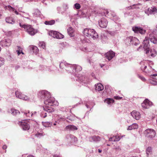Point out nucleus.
Instances as JSON below:
<instances>
[{
    "instance_id": "f257e3e1",
    "label": "nucleus",
    "mask_w": 157,
    "mask_h": 157,
    "mask_svg": "<svg viewBox=\"0 0 157 157\" xmlns=\"http://www.w3.org/2000/svg\"><path fill=\"white\" fill-rule=\"evenodd\" d=\"M60 68L64 69L69 73H72L75 77L74 80L78 81L79 82L83 83H87L89 82V80L87 77L84 75L80 74H77L78 72L81 71L82 67L77 65H72L67 63L65 61L61 62L59 64Z\"/></svg>"
},
{
    "instance_id": "f03ea898",
    "label": "nucleus",
    "mask_w": 157,
    "mask_h": 157,
    "mask_svg": "<svg viewBox=\"0 0 157 157\" xmlns=\"http://www.w3.org/2000/svg\"><path fill=\"white\" fill-rule=\"evenodd\" d=\"M83 33L84 36L90 38H91L94 40L97 39L98 37V34L94 29H85Z\"/></svg>"
},
{
    "instance_id": "7ed1b4c3",
    "label": "nucleus",
    "mask_w": 157,
    "mask_h": 157,
    "mask_svg": "<svg viewBox=\"0 0 157 157\" xmlns=\"http://www.w3.org/2000/svg\"><path fill=\"white\" fill-rule=\"evenodd\" d=\"M19 25L21 27L24 28L25 31L30 35L33 36L37 32V30L34 29L30 25H25L21 23H20Z\"/></svg>"
},
{
    "instance_id": "20e7f679",
    "label": "nucleus",
    "mask_w": 157,
    "mask_h": 157,
    "mask_svg": "<svg viewBox=\"0 0 157 157\" xmlns=\"http://www.w3.org/2000/svg\"><path fill=\"white\" fill-rule=\"evenodd\" d=\"M104 13L105 16L112 19L115 21L118 19V17L116 15L115 13L112 10H106L104 11Z\"/></svg>"
},
{
    "instance_id": "39448f33",
    "label": "nucleus",
    "mask_w": 157,
    "mask_h": 157,
    "mask_svg": "<svg viewBox=\"0 0 157 157\" xmlns=\"http://www.w3.org/2000/svg\"><path fill=\"white\" fill-rule=\"evenodd\" d=\"M51 94L50 93L46 90H43L39 91L37 94L39 98L44 101L45 99L49 97Z\"/></svg>"
},
{
    "instance_id": "423d86ee",
    "label": "nucleus",
    "mask_w": 157,
    "mask_h": 157,
    "mask_svg": "<svg viewBox=\"0 0 157 157\" xmlns=\"http://www.w3.org/2000/svg\"><path fill=\"white\" fill-rule=\"evenodd\" d=\"M43 108L44 110L40 114V116L41 117L44 118L48 115H50V113L54 111L52 108L49 106H45Z\"/></svg>"
},
{
    "instance_id": "0eeeda50",
    "label": "nucleus",
    "mask_w": 157,
    "mask_h": 157,
    "mask_svg": "<svg viewBox=\"0 0 157 157\" xmlns=\"http://www.w3.org/2000/svg\"><path fill=\"white\" fill-rule=\"evenodd\" d=\"M144 134L146 137L152 138L155 136L156 133L155 131L153 129L148 128L145 130Z\"/></svg>"
},
{
    "instance_id": "6e6552de",
    "label": "nucleus",
    "mask_w": 157,
    "mask_h": 157,
    "mask_svg": "<svg viewBox=\"0 0 157 157\" xmlns=\"http://www.w3.org/2000/svg\"><path fill=\"white\" fill-rule=\"evenodd\" d=\"M44 102V103L46 105V106H47V105L51 106L56 105L55 99L54 97H51V94L49 97L45 99Z\"/></svg>"
},
{
    "instance_id": "1a4fd4ad",
    "label": "nucleus",
    "mask_w": 157,
    "mask_h": 157,
    "mask_svg": "<svg viewBox=\"0 0 157 157\" xmlns=\"http://www.w3.org/2000/svg\"><path fill=\"white\" fill-rule=\"evenodd\" d=\"M12 40L11 39L6 38L2 40L0 42V45L3 47H9L11 44Z\"/></svg>"
},
{
    "instance_id": "9d476101",
    "label": "nucleus",
    "mask_w": 157,
    "mask_h": 157,
    "mask_svg": "<svg viewBox=\"0 0 157 157\" xmlns=\"http://www.w3.org/2000/svg\"><path fill=\"white\" fill-rule=\"evenodd\" d=\"M48 34L53 37L57 39H62L64 37V36L62 34L56 31H52L49 32Z\"/></svg>"
},
{
    "instance_id": "9b49d317",
    "label": "nucleus",
    "mask_w": 157,
    "mask_h": 157,
    "mask_svg": "<svg viewBox=\"0 0 157 157\" xmlns=\"http://www.w3.org/2000/svg\"><path fill=\"white\" fill-rule=\"evenodd\" d=\"M145 53L147 54L150 57H154L157 55V52L154 49H150L149 48L145 50Z\"/></svg>"
},
{
    "instance_id": "f8f14e48",
    "label": "nucleus",
    "mask_w": 157,
    "mask_h": 157,
    "mask_svg": "<svg viewBox=\"0 0 157 157\" xmlns=\"http://www.w3.org/2000/svg\"><path fill=\"white\" fill-rule=\"evenodd\" d=\"M157 12V9L154 6L149 8L145 11V13L148 16L150 15H155Z\"/></svg>"
},
{
    "instance_id": "ddd939ff",
    "label": "nucleus",
    "mask_w": 157,
    "mask_h": 157,
    "mask_svg": "<svg viewBox=\"0 0 157 157\" xmlns=\"http://www.w3.org/2000/svg\"><path fill=\"white\" fill-rule=\"evenodd\" d=\"M147 64L148 61L146 60H144L141 61L140 63V65H143L144 66V67L143 68V70H142L143 71H144L146 73H151V67H150L149 66L148 67V68H149L150 70H148V69L147 70L146 69Z\"/></svg>"
},
{
    "instance_id": "4468645a",
    "label": "nucleus",
    "mask_w": 157,
    "mask_h": 157,
    "mask_svg": "<svg viewBox=\"0 0 157 157\" xmlns=\"http://www.w3.org/2000/svg\"><path fill=\"white\" fill-rule=\"evenodd\" d=\"M28 120L23 121L19 122L18 124L21 126V128L24 130H29L30 127L29 124L27 123Z\"/></svg>"
},
{
    "instance_id": "2eb2a0df",
    "label": "nucleus",
    "mask_w": 157,
    "mask_h": 157,
    "mask_svg": "<svg viewBox=\"0 0 157 157\" xmlns=\"http://www.w3.org/2000/svg\"><path fill=\"white\" fill-rule=\"evenodd\" d=\"M132 30L135 33H140L142 34L146 33V30L140 26H133L132 27Z\"/></svg>"
},
{
    "instance_id": "dca6fc26",
    "label": "nucleus",
    "mask_w": 157,
    "mask_h": 157,
    "mask_svg": "<svg viewBox=\"0 0 157 157\" xmlns=\"http://www.w3.org/2000/svg\"><path fill=\"white\" fill-rule=\"evenodd\" d=\"M15 94L16 97L18 98L25 101L29 100L30 99L28 96L22 94L21 92L18 91H16Z\"/></svg>"
},
{
    "instance_id": "f3484780",
    "label": "nucleus",
    "mask_w": 157,
    "mask_h": 157,
    "mask_svg": "<svg viewBox=\"0 0 157 157\" xmlns=\"http://www.w3.org/2000/svg\"><path fill=\"white\" fill-rule=\"evenodd\" d=\"M149 38L150 41L154 44L157 43V35L153 32L149 34Z\"/></svg>"
},
{
    "instance_id": "a211bd4d",
    "label": "nucleus",
    "mask_w": 157,
    "mask_h": 157,
    "mask_svg": "<svg viewBox=\"0 0 157 157\" xmlns=\"http://www.w3.org/2000/svg\"><path fill=\"white\" fill-rule=\"evenodd\" d=\"M99 25L101 28H105L106 27L108 22L105 18H102L98 21Z\"/></svg>"
},
{
    "instance_id": "6ab92c4d",
    "label": "nucleus",
    "mask_w": 157,
    "mask_h": 157,
    "mask_svg": "<svg viewBox=\"0 0 157 157\" xmlns=\"http://www.w3.org/2000/svg\"><path fill=\"white\" fill-rule=\"evenodd\" d=\"M66 137L67 141L71 144L76 142L77 141V138L72 135L68 134L66 136Z\"/></svg>"
},
{
    "instance_id": "aec40b11",
    "label": "nucleus",
    "mask_w": 157,
    "mask_h": 157,
    "mask_svg": "<svg viewBox=\"0 0 157 157\" xmlns=\"http://www.w3.org/2000/svg\"><path fill=\"white\" fill-rule=\"evenodd\" d=\"M152 105V102L147 99L145 100L141 104L142 107L144 109H148Z\"/></svg>"
},
{
    "instance_id": "412c9836",
    "label": "nucleus",
    "mask_w": 157,
    "mask_h": 157,
    "mask_svg": "<svg viewBox=\"0 0 157 157\" xmlns=\"http://www.w3.org/2000/svg\"><path fill=\"white\" fill-rule=\"evenodd\" d=\"M131 114L132 117L137 120H139L141 117V114L139 112L134 110L131 112Z\"/></svg>"
},
{
    "instance_id": "4be33fe9",
    "label": "nucleus",
    "mask_w": 157,
    "mask_h": 157,
    "mask_svg": "<svg viewBox=\"0 0 157 157\" xmlns=\"http://www.w3.org/2000/svg\"><path fill=\"white\" fill-rule=\"evenodd\" d=\"M115 56V53L112 51H109L105 54V57L109 61Z\"/></svg>"
},
{
    "instance_id": "5701e85b",
    "label": "nucleus",
    "mask_w": 157,
    "mask_h": 157,
    "mask_svg": "<svg viewBox=\"0 0 157 157\" xmlns=\"http://www.w3.org/2000/svg\"><path fill=\"white\" fill-rule=\"evenodd\" d=\"M149 37H146L143 41V44H144L143 48L144 50L149 48Z\"/></svg>"
},
{
    "instance_id": "b1692460",
    "label": "nucleus",
    "mask_w": 157,
    "mask_h": 157,
    "mask_svg": "<svg viewBox=\"0 0 157 157\" xmlns=\"http://www.w3.org/2000/svg\"><path fill=\"white\" fill-rule=\"evenodd\" d=\"M5 8H6V9L8 10L10 12H14V13L16 15H19L21 16V14L20 13H19L17 10H16L14 8L12 7L11 6H10V5H8V6H6Z\"/></svg>"
},
{
    "instance_id": "393cba45",
    "label": "nucleus",
    "mask_w": 157,
    "mask_h": 157,
    "mask_svg": "<svg viewBox=\"0 0 157 157\" xmlns=\"http://www.w3.org/2000/svg\"><path fill=\"white\" fill-rule=\"evenodd\" d=\"M89 139L90 142H97L100 140L101 138L99 136H95L90 137Z\"/></svg>"
},
{
    "instance_id": "a878e982",
    "label": "nucleus",
    "mask_w": 157,
    "mask_h": 157,
    "mask_svg": "<svg viewBox=\"0 0 157 157\" xmlns=\"http://www.w3.org/2000/svg\"><path fill=\"white\" fill-rule=\"evenodd\" d=\"M29 48L31 52H33L36 55L38 54L39 49L36 46L31 45L29 46Z\"/></svg>"
},
{
    "instance_id": "bb28decb",
    "label": "nucleus",
    "mask_w": 157,
    "mask_h": 157,
    "mask_svg": "<svg viewBox=\"0 0 157 157\" xmlns=\"http://www.w3.org/2000/svg\"><path fill=\"white\" fill-rule=\"evenodd\" d=\"M141 6V4L140 3H138L136 4H134L130 6H128L127 7L126 9L127 10L132 9H137L140 8V7Z\"/></svg>"
},
{
    "instance_id": "cd10ccee",
    "label": "nucleus",
    "mask_w": 157,
    "mask_h": 157,
    "mask_svg": "<svg viewBox=\"0 0 157 157\" xmlns=\"http://www.w3.org/2000/svg\"><path fill=\"white\" fill-rule=\"evenodd\" d=\"M95 90L98 91H101L104 89V86L101 83L95 84Z\"/></svg>"
},
{
    "instance_id": "c85d7f7f",
    "label": "nucleus",
    "mask_w": 157,
    "mask_h": 157,
    "mask_svg": "<svg viewBox=\"0 0 157 157\" xmlns=\"http://www.w3.org/2000/svg\"><path fill=\"white\" fill-rule=\"evenodd\" d=\"M132 42V36H130L127 37L124 40L125 44L127 46L130 45Z\"/></svg>"
},
{
    "instance_id": "c756f323",
    "label": "nucleus",
    "mask_w": 157,
    "mask_h": 157,
    "mask_svg": "<svg viewBox=\"0 0 157 157\" xmlns=\"http://www.w3.org/2000/svg\"><path fill=\"white\" fill-rule=\"evenodd\" d=\"M67 32L70 36L72 37L75 35L74 30L72 27H69L67 29Z\"/></svg>"
},
{
    "instance_id": "7c9ffc66",
    "label": "nucleus",
    "mask_w": 157,
    "mask_h": 157,
    "mask_svg": "<svg viewBox=\"0 0 157 157\" xmlns=\"http://www.w3.org/2000/svg\"><path fill=\"white\" fill-rule=\"evenodd\" d=\"M132 44L136 46L140 43L139 40L136 37L133 36H132Z\"/></svg>"
},
{
    "instance_id": "2f4dec72",
    "label": "nucleus",
    "mask_w": 157,
    "mask_h": 157,
    "mask_svg": "<svg viewBox=\"0 0 157 157\" xmlns=\"http://www.w3.org/2000/svg\"><path fill=\"white\" fill-rule=\"evenodd\" d=\"M138 128V125L136 123H133L131 125L129 126L127 130H132L133 129H136Z\"/></svg>"
},
{
    "instance_id": "473e14b6",
    "label": "nucleus",
    "mask_w": 157,
    "mask_h": 157,
    "mask_svg": "<svg viewBox=\"0 0 157 157\" xmlns=\"http://www.w3.org/2000/svg\"><path fill=\"white\" fill-rule=\"evenodd\" d=\"M66 128L67 130L71 131H74L78 129L77 128L76 126L71 125L67 126L66 127Z\"/></svg>"
},
{
    "instance_id": "72a5a7b5",
    "label": "nucleus",
    "mask_w": 157,
    "mask_h": 157,
    "mask_svg": "<svg viewBox=\"0 0 157 157\" xmlns=\"http://www.w3.org/2000/svg\"><path fill=\"white\" fill-rule=\"evenodd\" d=\"M6 22L8 23L13 24L15 23V21L12 17H8L6 18Z\"/></svg>"
},
{
    "instance_id": "f704fd0d",
    "label": "nucleus",
    "mask_w": 157,
    "mask_h": 157,
    "mask_svg": "<svg viewBox=\"0 0 157 157\" xmlns=\"http://www.w3.org/2000/svg\"><path fill=\"white\" fill-rule=\"evenodd\" d=\"M94 105V103L93 102L91 101L87 103L86 104V106L88 109H89L90 110L91 109L93 108Z\"/></svg>"
},
{
    "instance_id": "c9c22d12",
    "label": "nucleus",
    "mask_w": 157,
    "mask_h": 157,
    "mask_svg": "<svg viewBox=\"0 0 157 157\" xmlns=\"http://www.w3.org/2000/svg\"><path fill=\"white\" fill-rule=\"evenodd\" d=\"M104 102L108 105H111L114 102V100L112 98H107L105 99Z\"/></svg>"
},
{
    "instance_id": "e433bc0d",
    "label": "nucleus",
    "mask_w": 157,
    "mask_h": 157,
    "mask_svg": "<svg viewBox=\"0 0 157 157\" xmlns=\"http://www.w3.org/2000/svg\"><path fill=\"white\" fill-rule=\"evenodd\" d=\"M151 148L150 147H148L146 149V153L145 154V156H144L142 155V156H141V157H148L149 154L151 152Z\"/></svg>"
},
{
    "instance_id": "4c0bfd02",
    "label": "nucleus",
    "mask_w": 157,
    "mask_h": 157,
    "mask_svg": "<svg viewBox=\"0 0 157 157\" xmlns=\"http://www.w3.org/2000/svg\"><path fill=\"white\" fill-rule=\"evenodd\" d=\"M11 113L13 115H16L20 113L19 110L14 109H10Z\"/></svg>"
},
{
    "instance_id": "58836bf2",
    "label": "nucleus",
    "mask_w": 157,
    "mask_h": 157,
    "mask_svg": "<svg viewBox=\"0 0 157 157\" xmlns=\"http://www.w3.org/2000/svg\"><path fill=\"white\" fill-rule=\"evenodd\" d=\"M44 23L47 25H52L55 24V21L53 20L50 21H45Z\"/></svg>"
},
{
    "instance_id": "ea45409f",
    "label": "nucleus",
    "mask_w": 157,
    "mask_h": 157,
    "mask_svg": "<svg viewBox=\"0 0 157 157\" xmlns=\"http://www.w3.org/2000/svg\"><path fill=\"white\" fill-rule=\"evenodd\" d=\"M42 124L46 127H49L52 125V123L50 122H42Z\"/></svg>"
},
{
    "instance_id": "a19ab883",
    "label": "nucleus",
    "mask_w": 157,
    "mask_h": 157,
    "mask_svg": "<svg viewBox=\"0 0 157 157\" xmlns=\"http://www.w3.org/2000/svg\"><path fill=\"white\" fill-rule=\"evenodd\" d=\"M44 135V134L41 131H40V132H38L36 133L35 135V136L38 137V138H40L42 136H43Z\"/></svg>"
},
{
    "instance_id": "79ce46f5",
    "label": "nucleus",
    "mask_w": 157,
    "mask_h": 157,
    "mask_svg": "<svg viewBox=\"0 0 157 157\" xmlns=\"http://www.w3.org/2000/svg\"><path fill=\"white\" fill-rule=\"evenodd\" d=\"M21 113H24V115H25L26 117H31V114L30 113L29 111V110L25 111L24 112H21Z\"/></svg>"
},
{
    "instance_id": "37998d69",
    "label": "nucleus",
    "mask_w": 157,
    "mask_h": 157,
    "mask_svg": "<svg viewBox=\"0 0 157 157\" xmlns=\"http://www.w3.org/2000/svg\"><path fill=\"white\" fill-rule=\"evenodd\" d=\"M66 118L71 121H72L75 120L76 118H77V117L75 116L71 115L67 117Z\"/></svg>"
},
{
    "instance_id": "c03bdc74",
    "label": "nucleus",
    "mask_w": 157,
    "mask_h": 157,
    "mask_svg": "<svg viewBox=\"0 0 157 157\" xmlns=\"http://www.w3.org/2000/svg\"><path fill=\"white\" fill-rule=\"evenodd\" d=\"M40 70L43 71L44 70V69H45L46 70H48L49 71H52V70H51L49 68L47 67L46 66H41L40 67Z\"/></svg>"
},
{
    "instance_id": "a18cd8bd",
    "label": "nucleus",
    "mask_w": 157,
    "mask_h": 157,
    "mask_svg": "<svg viewBox=\"0 0 157 157\" xmlns=\"http://www.w3.org/2000/svg\"><path fill=\"white\" fill-rule=\"evenodd\" d=\"M81 50L85 52H90V51L88 50L86 47H82L81 48Z\"/></svg>"
},
{
    "instance_id": "49530a36",
    "label": "nucleus",
    "mask_w": 157,
    "mask_h": 157,
    "mask_svg": "<svg viewBox=\"0 0 157 157\" xmlns=\"http://www.w3.org/2000/svg\"><path fill=\"white\" fill-rule=\"evenodd\" d=\"M4 63V59L2 57H0V67Z\"/></svg>"
},
{
    "instance_id": "de8ad7c7",
    "label": "nucleus",
    "mask_w": 157,
    "mask_h": 157,
    "mask_svg": "<svg viewBox=\"0 0 157 157\" xmlns=\"http://www.w3.org/2000/svg\"><path fill=\"white\" fill-rule=\"evenodd\" d=\"M39 45L43 49H44L45 47V44L43 42H40Z\"/></svg>"
},
{
    "instance_id": "09e8293b",
    "label": "nucleus",
    "mask_w": 157,
    "mask_h": 157,
    "mask_svg": "<svg viewBox=\"0 0 157 157\" xmlns=\"http://www.w3.org/2000/svg\"><path fill=\"white\" fill-rule=\"evenodd\" d=\"M74 7L76 9H79L81 7L80 4L78 3L75 4L74 5Z\"/></svg>"
},
{
    "instance_id": "8fccbe9b",
    "label": "nucleus",
    "mask_w": 157,
    "mask_h": 157,
    "mask_svg": "<svg viewBox=\"0 0 157 157\" xmlns=\"http://www.w3.org/2000/svg\"><path fill=\"white\" fill-rule=\"evenodd\" d=\"M150 82L152 84H153L154 85H157V81H155L152 79H150Z\"/></svg>"
},
{
    "instance_id": "3c124183",
    "label": "nucleus",
    "mask_w": 157,
    "mask_h": 157,
    "mask_svg": "<svg viewBox=\"0 0 157 157\" xmlns=\"http://www.w3.org/2000/svg\"><path fill=\"white\" fill-rule=\"evenodd\" d=\"M138 77L143 81H146L145 78L142 76L138 75Z\"/></svg>"
},
{
    "instance_id": "603ef678",
    "label": "nucleus",
    "mask_w": 157,
    "mask_h": 157,
    "mask_svg": "<svg viewBox=\"0 0 157 157\" xmlns=\"http://www.w3.org/2000/svg\"><path fill=\"white\" fill-rule=\"evenodd\" d=\"M121 136H114V137H116L115 138V141H118L120 140V139L121 138Z\"/></svg>"
},
{
    "instance_id": "864d4df0",
    "label": "nucleus",
    "mask_w": 157,
    "mask_h": 157,
    "mask_svg": "<svg viewBox=\"0 0 157 157\" xmlns=\"http://www.w3.org/2000/svg\"><path fill=\"white\" fill-rule=\"evenodd\" d=\"M101 39L105 43L107 41L108 38L107 37L104 36V37H102Z\"/></svg>"
},
{
    "instance_id": "5fc2aeb1",
    "label": "nucleus",
    "mask_w": 157,
    "mask_h": 157,
    "mask_svg": "<svg viewBox=\"0 0 157 157\" xmlns=\"http://www.w3.org/2000/svg\"><path fill=\"white\" fill-rule=\"evenodd\" d=\"M116 137L113 136L112 137H110L109 139V141H115V138Z\"/></svg>"
},
{
    "instance_id": "6e6d98bb",
    "label": "nucleus",
    "mask_w": 157,
    "mask_h": 157,
    "mask_svg": "<svg viewBox=\"0 0 157 157\" xmlns=\"http://www.w3.org/2000/svg\"><path fill=\"white\" fill-rule=\"evenodd\" d=\"M36 113H37L36 112H34L31 114V117H36Z\"/></svg>"
},
{
    "instance_id": "4d7b16f0",
    "label": "nucleus",
    "mask_w": 157,
    "mask_h": 157,
    "mask_svg": "<svg viewBox=\"0 0 157 157\" xmlns=\"http://www.w3.org/2000/svg\"><path fill=\"white\" fill-rule=\"evenodd\" d=\"M63 7L66 10L68 8V5L66 4H64L63 5Z\"/></svg>"
},
{
    "instance_id": "13d9d810",
    "label": "nucleus",
    "mask_w": 157,
    "mask_h": 157,
    "mask_svg": "<svg viewBox=\"0 0 157 157\" xmlns=\"http://www.w3.org/2000/svg\"><path fill=\"white\" fill-rule=\"evenodd\" d=\"M17 50L18 51L21 52V51H22V48L21 47L19 46H17Z\"/></svg>"
},
{
    "instance_id": "bf43d9fd",
    "label": "nucleus",
    "mask_w": 157,
    "mask_h": 157,
    "mask_svg": "<svg viewBox=\"0 0 157 157\" xmlns=\"http://www.w3.org/2000/svg\"><path fill=\"white\" fill-rule=\"evenodd\" d=\"M96 151H98L99 153H101L102 152V149L99 148V149H97L96 150Z\"/></svg>"
},
{
    "instance_id": "052dcab7",
    "label": "nucleus",
    "mask_w": 157,
    "mask_h": 157,
    "mask_svg": "<svg viewBox=\"0 0 157 157\" xmlns=\"http://www.w3.org/2000/svg\"><path fill=\"white\" fill-rule=\"evenodd\" d=\"M114 98L116 99H120L122 98V97H120L119 96H116L114 97Z\"/></svg>"
},
{
    "instance_id": "680f3d73",
    "label": "nucleus",
    "mask_w": 157,
    "mask_h": 157,
    "mask_svg": "<svg viewBox=\"0 0 157 157\" xmlns=\"http://www.w3.org/2000/svg\"><path fill=\"white\" fill-rule=\"evenodd\" d=\"M157 76V74H153L152 75H150V78H152L153 76Z\"/></svg>"
},
{
    "instance_id": "e2e57ef3",
    "label": "nucleus",
    "mask_w": 157,
    "mask_h": 157,
    "mask_svg": "<svg viewBox=\"0 0 157 157\" xmlns=\"http://www.w3.org/2000/svg\"><path fill=\"white\" fill-rule=\"evenodd\" d=\"M61 8L60 7H58L57 8V10L58 13H60L61 12Z\"/></svg>"
},
{
    "instance_id": "0e129e2a",
    "label": "nucleus",
    "mask_w": 157,
    "mask_h": 157,
    "mask_svg": "<svg viewBox=\"0 0 157 157\" xmlns=\"http://www.w3.org/2000/svg\"><path fill=\"white\" fill-rule=\"evenodd\" d=\"M59 124V122H58L57 121H56L55 123H54L53 124L52 123V125L55 126V125H58V124Z\"/></svg>"
},
{
    "instance_id": "69168bd1",
    "label": "nucleus",
    "mask_w": 157,
    "mask_h": 157,
    "mask_svg": "<svg viewBox=\"0 0 157 157\" xmlns=\"http://www.w3.org/2000/svg\"><path fill=\"white\" fill-rule=\"evenodd\" d=\"M143 47L142 46H140L139 48H137V51H140L141 49H142Z\"/></svg>"
},
{
    "instance_id": "338daca9",
    "label": "nucleus",
    "mask_w": 157,
    "mask_h": 157,
    "mask_svg": "<svg viewBox=\"0 0 157 157\" xmlns=\"http://www.w3.org/2000/svg\"><path fill=\"white\" fill-rule=\"evenodd\" d=\"M20 67L19 66L17 65L16 66H15V70H17Z\"/></svg>"
},
{
    "instance_id": "774afa93",
    "label": "nucleus",
    "mask_w": 157,
    "mask_h": 157,
    "mask_svg": "<svg viewBox=\"0 0 157 157\" xmlns=\"http://www.w3.org/2000/svg\"><path fill=\"white\" fill-rule=\"evenodd\" d=\"M53 157H61L59 155H56L53 156Z\"/></svg>"
}]
</instances>
